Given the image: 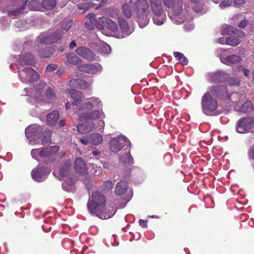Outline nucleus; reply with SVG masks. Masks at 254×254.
I'll list each match as a JSON object with an SVG mask.
<instances>
[{"instance_id": "1", "label": "nucleus", "mask_w": 254, "mask_h": 254, "mask_svg": "<svg viewBox=\"0 0 254 254\" xmlns=\"http://www.w3.org/2000/svg\"><path fill=\"white\" fill-rule=\"evenodd\" d=\"M102 101L99 98L92 97L86 98L78 108L73 109L74 113L77 114L79 120H90L77 126V129L79 133H86L96 129L99 131L103 130L105 123L103 120H99L97 125L93 121L100 118H105V115L102 110H93L94 108H102Z\"/></svg>"}, {"instance_id": "2", "label": "nucleus", "mask_w": 254, "mask_h": 254, "mask_svg": "<svg viewBox=\"0 0 254 254\" xmlns=\"http://www.w3.org/2000/svg\"><path fill=\"white\" fill-rule=\"evenodd\" d=\"M106 202L105 196L101 192L98 191L94 192L87 204L89 212L102 219L112 217L115 214L116 209L109 206L105 210Z\"/></svg>"}, {"instance_id": "3", "label": "nucleus", "mask_w": 254, "mask_h": 254, "mask_svg": "<svg viewBox=\"0 0 254 254\" xmlns=\"http://www.w3.org/2000/svg\"><path fill=\"white\" fill-rule=\"evenodd\" d=\"M24 90L26 92L25 96L30 97L28 100L32 104L50 102L55 98V94L53 89L47 87L46 84L43 82H40L31 91L27 88Z\"/></svg>"}, {"instance_id": "4", "label": "nucleus", "mask_w": 254, "mask_h": 254, "mask_svg": "<svg viewBox=\"0 0 254 254\" xmlns=\"http://www.w3.org/2000/svg\"><path fill=\"white\" fill-rule=\"evenodd\" d=\"M63 34V31L60 29L49 33H41L37 38L35 46L36 49L39 52L40 56L46 58L50 57L52 53L49 49H45L44 45L56 42L62 38Z\"/></svg>"}, {"instance_id": "5", "label": "nucleus", "mask_w": 254, "mask_h": 254, "mask_svg": "<svg viewBox=\"0 0 254 254\" xmlns=\"http://www.w3.org/2000/svg\"><path fill=\"white\" fill-rule=\"evenodd\" d=\"M133 11L140 28H144L149 22L150 10L147 0H136L133 3Z\"/></svg>"}, {"instance_id": "6", "label": "nucleus", "mask_w": 254, "mask_h": 254, "mask_svg": "<svg viewBox=\"0 0 254 254\" xmlns=\"http://www.w3.org/2000/svg\"><path fill=\"white\" fill-rule=\"evenodd\" d=\"M165 6L172 8L173 13L170 18L176 24H181L184 20V16L183 9V0H163Z\"/></svg>"}, {"instance_id": "7", "label": "nucleus", "mask_w": 254, "mask_h": 254, "mask_svg": "<svg viewBox=\"0 0 254 254\" xmlns=\"http://www.w3.org/2000/svg\"><path fill=\"white\" fill-rule=\"evenodd\" d=\"M59 150L57 146H50L46 148L33 149L31 150L32 157L37 160L45 162L52 161L54 156Z\"/></svg>"}, {"instance_id": "8", "label": "nucleus", "mask_w": 254, "mask_h": 254, "mask_svg": "<svg viewBox=\"0 0 254 254\" xmlns=\"http://www.w3.org/2000/svg\"><path fill=\"white\" fill-rule=\"evenodd\" d=\"M71 167V162L69 160L65 162L60 171V178L61 180H64V183L62 184L63 188L66 191H72L73 190V185L74 180L71 179L69 176V172Z\"/></svg>"}, {"instance_id": "9", "label": "nucleus", "mask_w": 254, "mask_h": 254, "mask_svg": "<svg viewBox=\"0 0 254 254\" xmlns=\"http://www.w3.org/2000/svg\"><path fill=\"white\" fill-rule=\"evenodd\" d=\"M201 107L203 113L207 116L213 115L217 108V102L212 97L210 92L205 93L202 96Z\"/></svg>"}, {"instance_id": "10", "label": "nucleus", "mask_w": 254, "mask_h": 254, "mask_svg": "<svg viewBox=\"0 0 254 254\" xmlns=\"http://www.w3.org/2000/svg\"><path fill=\"white\" fill-rule=\"evenodd\" d=\"M229 50L224 49H218L216 51V55L219 58L221 62L227 65L237 64L241 63L243 59L237 55H228Z\"/></svg>"}, {"instance_id": "11", "label": "nucleus", "mask_w": 254, "mask_h": 254, "mask_svg": "<svg viewBox=\"0 0 254 254\" xmlns=\"http://www.w3.org/2000/svg\"><path fill=\"white\" fill-rule=\"evenodd\" d=\"M208 92L222 99H230L232 102H236L235 98L238 97V94L237 93H233L229 96L226 87L224 85L213 86L209 88V91Z\"/></svg>"}, {"instance_id": "12", "label": "nucleus", "mask_w": 254, "mask_h": 254, "mask_svg": "<svg viewBox=\"0 0 254 254\" xmlns=\"http://www.w3.org/2000/svg\"><path fill=\"white\" fill-rule=\"evenodd\" d=\"M19 76L22 82H33L39 78L38 73L30 67H19Z\"/></svg>"}, {"instance_id": "13", "label": "nucleus", "mask_w": 254, "mask_h": 254, "mask_svg": "<svg viewBox=\"0 0 254 254\" xmlns=\"http://www.w3.org/2000/svg\"><path fill=\"white\" fill-rule=\"evenodd\" d=\"M130 144L129 140L125 136L121 135L113 138L109 142V147L111 151L118 152L122 150L124 146Z\"/></svg>"}, {"instance_id": "14", "label": "nucleus", "mask_w": 254, "mask_h": 254, "mask_svg": "<svg viewBox=\"0 0 254 254\" xmlns=\"http://www.w3.org/2000/svg\"><path fill=\"white\" fill-rule=\"evenodd\" d=\"M42 127L37 125L29 126L25 129V135L30 144H33L39 137Z\"/></svg>"}, {"instance_id": "15", "label": "nucleus", "mask_w": 254, "mask_h": 254, "mask_svg": "<svg viewBox=\"0 0 254 254\" xmlns=\"http://www.w3.org/2000/svg\"><path fill=\"white\" fill-rule=\"evenodd\" d=\"M254 119L251 117L244 118L239 120L236 129L240 133L248 131L254 126Z\"/></svg>"}, {"instance_id": "16", "label": "nucleus", "mask_w": 254, "mask_h": 254, "mask_svg": "<svg viewBox=\"0 0 254 254\" xmlns=\"http://www.w3.org/2000/svg\"><path fill=\"white\" fill-rule=\"evenodd\" d=\"M69 93L73 100V102L71 104L66 102L65 104L66 109L67 110L69 109L71 106H75L78 108L80 106V105L82 101L84 99V95L83 92L71 89L69 91Z\"/></svg>"}, {"instance_id": "17", "label": "nucleus", "mask_w": 254, "mask_h": 254, "mask_svg": "<svg viewBox=\"0 0 254 254\" xmlns=\"http://www.w3.org/2000/svg\"><path fill=\"white\" fill-rule=\"evenodd\" d=\"M78 71L88 73L92 74L100 73L102 71V67L99 64H84L78 66L77 68Z\"/></svg>"}, {"instance_id": "18", "label": "nucleus", "mask_w": 254, "mask_h": 254, "mask_svg": "<svg viewBox=\"0 0 254 254\" xmlns=\"http://www.w3.org/2000/svg\"><path fill=\"white\" fill-rule=\"evenodd\" d=\"M50 171L42 166L39 165L37 168L34 169L31 175L32 178L37 182H42L46 179Z\"/></svg>"}, {"instance_id": "19", "label": "nucleus", "mask_w": 254, "mask_h": 254, "mask_svg": "<svg viewBox=\"0 0 254 254\" xmlns=\"http://www.w3.org/2000/svg\"><path fill=\"white\" fill-rule=\"evenodd\" d=\"M119 23L122 33L116 36L118 38H124L129 36L133 32V28L129 27L127 22L123 18H119Z\"/></svg>"}, {"instance_id": "20", "label": "nucleus", "mask_w": 254, "mask_h": 254, "mask_svg": "<svg viewBox=\"0 0 254 254\" xmlns=\"http://www.w3.org/2000/svg\"><path fill=\"white\" fill-rule=\"evenodd\" d=\"M92 84L93 80L86 81L84 80L80 79H71L69 82V85L70 86H72L82 90H85L90 88Z\"/></svg>"}, {"instance_id": "21", "label": "nucleus", "mask_w": 254, "mask_h": 254, "mask_svg": "<svg viewBox=\"0 0 254 254\" xmlns=\"http://www.w3.org/2000/svg\"><path fill=\"white\" fill-rule=\"evenodd\" d=\"M74 168L81 175L87 174L88 169L84 161L81 158H76L74 161Z\"/></svg>"}, {"instance_id": "22", "label": "nucleus", "mask_w": 254, "mask_h": 254, "mask_svg": "<svg viewBox=\"0 0 254 254\" xmlns=\"http://www.w3.org/2000/svg\"><path fill=\"white\" fill-rule=\"evenodd\" d=\"M75 52L78 55L88 61H92L95 60L94 54L88 48L80 47Z\"/></svg>"}, {"instance_id": "23", "label": "nucleus", "mask_w": 254, "mask_h": 254, "mask_svg": "<svg viewBox=\"0 0 254 254\" xmlns=\"http://www.w3.org/2000/svg\"><path fill=\"white\" fill-rule=\"evenodd\" d=\"M190 9H188L187 7H185V10H183L184 18V20L181 23H182L183 22H186L184 26V28L186 31H190L193 30L194 28V24L191 20H189L190 19H191V16H190Z\"/></svg>"}, {"instance_id": "24", "label": "nucleus", "mask_w": 254, "mask_h": 254, "mask_svg": "<svg viewBox=\"0 0 254 254\" xmlns=\"http://www.w3.org/2000/svg\"><path fill=\"white\" fill-rule=\"evenodd\" d=\"M226 77V74L222 70H218L215 72L209 73L207 75V79L214 82L223 81Z\"/></svg>"}, {"instance_id": "25", "label": "nucleus", "mask_w": 254, "mask_h": 254, "mask_svg": "<svg viewBox=\"0 0 254 254\" xmlns=\"http://www.w3.org/2000/svg\"><path fill=\"white\" fill-rule=\"evenodd\" d=\"M149 2L153 15L165 14L163 11L161 0H150Z\"/></svg>"}, {"instance_id": "26", "label": "nucleus", "mask_w": 254, "mask_h": 254, "mask_svg": "<svg viewBox=\"0 0 254 254\" xmlns=\"http://www.w3.org/2000/svg\"><path fill=\"white\" fill-rule=\"evenodd\" d=\"M18 62L21 65H33L34 63V57L31 54H22L19 57Z\"/></svg>"}, {"instance_id": "27", "label": "nucleus", "mask_w": 254, "mask_h": 254, "mask_svg": "<svg viewBox=\"0 0 254 254\" xmlns=\"http://www.w3.org/2000/svg\"><path fill=\"white\" fill-rule=\"evenodd\" d=\"M60 118V113L57 110H54L49 113L46 116V122L47 124L54 126L57 124Z\"/></svg>"}, {"instance_id": "28", "label": "nucleus", "mask_w": 254, "mask_h": 254, "mask_svg": "<svg viewBox=\"0 0 254 254\" xmlns=\"http://www.w3.org/2000/svg\"><path fill=\"white\" fill-rule=\"evenodd\" d=\"M133 4L132 0H127L122 6V12L124 16L127 18H130L132 16L131 8L133 9Z\"/></svg>"}, {"instance_id": "29", "label": "nucleus", "mask_w": 254, "mask_h": 254, "mask_svg": "<svg viewBox=\"0 0 254 254\" xmlns=\"http://www.w3.org/2000/svg\"><path fill=\"white\" fill-rule=\"evenodd\" d=\"M100 20L103 23V27L105 26L113 32H116L117 31L118 29V25L113 20L108 19L106 17H101Z\"/></svg>"}, {"instance_id": "30", "label": "nucleus", "mask_w": 254, "mask_h": 254, "mask_svg": "<svg viewBox=\"0 0 254 254\" xmlns=\"http://www.w3.org/2000/svg\"><path fill=\"white\" fill-rule=\"evenodd\" d=\"M87 19L92 25L100 30H103V24L100 19L101 17L97 18L93 13H90L87 16Z\"/></svg>"}, {"instance_id": "31", "label": "nucleus", "mask_w": 254, "mask_h": 254, "mask_svg": "<svg viewBox=\"0 0 254 254\" xmlns=\"http://www.w3.org/2000/svg\"><path fill=\"white\" fill-rule=\"evenodd\" d=\"M95 49L102 54H108L111 51L110 46L104 42L96 44Z\"/></svg>"}, {"instance_id": "32", "label": "nucleus", "mask_w": 254, "mask_h": 254, "mask_svg": "<svg viewBox=\"0 0 254 254\" xmlns=\"http://www.w3.org/2000/svg\"><path fill=\"white\" fill-rule=\"evenodd\" d=\"M127 189V185L125 181H121L117 184L115 192L117 195L124 194Z\"/></svg>"}, {"instance_id": "33", "label": "nucleus", "mask_w": 254, "mask_h": 254, "mask_svg": "<svg viewBox=\"0 0 254 254\" xmlns=\"http://www.w3.org/2000/svg\"><path fill=\"white\" fill-rule=\"evenodd\" d=\"M90 143L94 145H98L103 141V137L98 133H93L90 135Z\"/></svg>"}, {"instance_id": "34", "label": "nucleus", "mask_w": 254, "mask_h": 254, "mask_svg": "<svg viewBox=\"0 0 254 254\" xmlns=\"http://www.w3.org/2000/svg\"><path fill=\"white\" fill-rule=\"evenodd\" d=\"M67 63L69 64L76 65L81 62V59L73 53L66 54Z\"/></svg>"}, {"instance_id": "35", "label": "nucleus", "mask_w": 254, "mask_h": 254, "mask_svg": "<svg viewBox=\"0 0 254 254\" xmlns=\"http://www.w3.org/2000/svg\"><path fill=\"white\" fill-rule=\"evenodd\" d=\"M166 18V14L153 15L152 16L154 23L158 26L162 25L164 23Z\"/></svg>"}, {"instance_id": "36", "label": "nucleus", "mask_w": 254, "mask_h": 254, "mask_svg": "<svg viewBox=\"0 0 254 254\" xmlns=\"http://www.w3.org/2000/svg\"><path fill=\"white\" fill-rule=\"evenodd\" d=\"M252 107L253 104L252 102L250 101H247L241 106V107L240 109H239L237 106H235V109L238 112L246 113L251 111Z\"/></svg>"}, {"instance_id": "37", "label": "nucleus", "mask_w": 254, "mask_h": 254, "mask_svg": "<svg viewBox=\"0 0 254 254\" xmlns=\"http://www.w3.org/2000/svg\"><path fill=\"white\" fill-rule=\"evenodd\" d=\"M193 4V10L196 13L203 14L206 12V10L203 7V3L200 0H197L196 2H192Z\"/></svg>"}, {"instance_id": "38", "label": "nucleus", "mask_w": 254, "mask_h": 254, "mask_svg": "<svg viewBox=\"0 0 254 254\" xmlns=\"http://www.w3.org/2000/svg\"><path fill=\"white\" fill-rule=\"evenodd\" d=\"M52 132L50 130H46L41 136V140L43 144L49 143L51 141Z\"/></svg>"}, {"instance_id": "39", "label": "nucleus", "mask_w": 254, "mask_h": 254, "mask_svg": "<svg viewBox=\"0 0 254 254\" xmlns=\"http://www.w3.org/2000/svg\"><path fill=\"white\" fill-rule=\"evenodd\" d=\"M43 7L47 9H52L57 5L56 0H43L42 2Z\"/></svg>"}, {"instance_id": "40", "label": "nucleus", "mask_w": 254, "mask_h": 254, "mask_svg": "<svg viewBox=\"0 0 254 254\" xmlns=\"http://www.w3.org/2000/svg\"><path fill=\"white\" fill-rule=\"evenodd\" d=\"M174 57L178 60L182 64L187 65L188 64V60L184 54L178 52H174Z\"/></svg>"}, {"instance_id": "41", "label": "nucleus", "mask_w": 254, "mask_h": 254, "mask_svg": "<svg viewBox=\"0 0 254 254\" xmlns=\"http://www.w3.org/2000/svg\"><path fill=\"white\" fill-rule=\"evenodd\" d=\"M27 0H26L24 4H23L20 9L10 10L8 13V15L10 16H15L18 15L19 13L23 12L25 8V4L27 3Z\"/></svg>"}, {"instance_id": "42", "label": "nucleus", "mask_w": 254, "mask_h": 254, "mask_svg": "<svg viewBox=\"0 0 254 254\" xmlns=\"http://www.w3.org/2000/svg\"><path fill=\"white\" fill-rule=\"evenodd\" d=\"M93 5V4L91 2L77 4V8L79 10H81L83 13L85 12L90 7H92Z\"/></svg>"}, {"instance_id": "43", "label": "nucleus", "mask_w": 254, "mask_h": 254, "mask_svg": "<svg viewBox=\"0 0 254 254\" xmlns=\"http://www.w3.org/2000/svg\"><path fill=\"white\" fill-rule=\"evenodd\" d=\"M240 41L236 37H229L226 38V44L232 46H236L240 43Z\"/></svg>"}, {"instance_id": "44", "label": "nucleus", "mask_w": 254, "mask_h": 254, "mask_svg": "<svg viewBox=\"0 0 254 254\" xmlns=\"http://www.w3.org/2000/svg\"><path fill=\"white\" fill-rule=\"evenodd\" d=\"M72 24V21L70 19H66L62 21L61 23V27L63 30L65 31H67L71 28Z\"/></svg>"}, {"instance_id": "45", "label": "nucleus", "mask_w": 254, "mask_h": 254, "mask_svg": "<svg viewBox=\"0 0 254 254\" xmlns=\"http://www.w3.org/2000/svg\"><path fill=\"white\" fill-rule=\"evenodd\" d=\"M29 7L31 10L38 11L40 9V4L36 0H33L29 2Z\"/></svg>"}, {"instance_id": "46", "label": "nucleus", "mask_w": 254, "mask_h": 254, "mask_svg": "<svg viewBox=\"0 0 254 254\" xmlns=\"http://www.w3.org/2000/svg\"><path fill=\"white\" fill-rule=\"evenodd\" d=\"M113 185L114 183L111 181H106L102 186V190L105 191H109L112 189Z\"/></svg>"}, {"instance_id": "47", "label": "nucleus", "mask_w": 254, "mask_h": 254, "mask_svg": "<svg viewBox=\"0 0 254 254\" xmlns=\"http://www.w3.org/2000/svg\"><path fill=\"white\" fill-rule=\"evenodd\" d=\"M16 26L19 30H24L28 28L29 24L25 21H19L16 22Z\"/></svg>"}, {"instance_id": "48", "label": "nucleus", "mask_w": 254, "mask_h": 254, "mask_svg": "<svg viewBox=\"0 0 254 254\" xmlns=\"http://www.w3.org/2000/svg\"><path fill=\"white\" fill-rule=\"evenodd\" d=\"M93 174L95 176H99L102 172V169L101 167H98L96 165L93 166Z\"/></svg>"}, {"instance_id": "49", "label": "nucleus", "mask_w": 254, "mask_h": 254, "mask_svg": "<svg viewBox=\"0 0 254 254\" xmlns=\"http://www.w3.org/2000/svg\"><path fill=\"white\" fill-rule=\"evenodd\" d=\"M233 29V27L231 26H226L223 28L221 33L222 34H231L234 31Z\"/></svg>"}, {"instance_id": "50", "label": "nucleus", "mask_w": 254, "mask_h": 254, "mask_svg": "<svg viewBox=\"0 0 254 254\" xmlns=\"http://www.w3.org/2000/svg\"><path fill=\"white\" fill-rule=\"evenodd\" d=\"M229 83L231 85L238 86L240 83V80L238 78L232 77L229 79Z\"/></svg>"}, {"instance_id": "51", "label": "nucleus", "mask_w": 254, "mask_h": 254, "mask_svg": "<svg viewBox=\"0 0 254 254\" xmlns=\"http://www.w3.org/2000/svg\"><path fill=\"white\" fill-rule=\"evenodd\" d=\"M232 0H224L222 2L220 3V7L221 8H225L227 7H228L232 3Z\"/></svg>"}, {"instance_id": "52", "label": "nucleus", "mask_w": 254, "mask_h": 254, "mask_svg": "<svg viewBox=\"0 0 254 254\" xmlns=\"http://www.w3.org/2000/svg\"><path fill=\"white\" fill-rule=\"evenodd\" d=\"M58 66L55 64H51L47 66L46 68V72H52L57 69Z\"/></svg>"}, {"instance_id": "53", "label": "nucleus", "mask_w": 254, "mask_h": 254, "mask_svg": "<svg viewBox=\"0 0 254 254\" xmlns=\"http://www.w3.org/2000/svg\"><path fill=\"white\" fill-rule=\"evenodd\" d=\"M90 135L88 136H83L80 139V142L84 145H87L90 143Z\"/></svg>"}, {"instance_id": "54", "label": "nucleus", "mask_w": 254, "mask_h": 254, "mask_svg": "<svg viewBox=\"0 0 254 254\" xmlns=\"http://www.w3.org/2000/svg\"><path fill=\"white\" fill-rule=\"evenodd\" d=\"M238 69L239 70H242L243 71L244 74L245 76L249 77V70L245 68L242 65H240L238 66Z\"/></svg>"}, {"instance_id": "55", "label": "nucleus", "mask_w": 254, "mask_h": 254, "mask_svg": "<svg viewBox=\"0 0 254 254\" xmlns=\"http://www.w3.org/2000/svg\"><path fill=\"white\" fill-rule=\"evenodd\" d=\"M121 161L124 163H129L130 162V155L128 153L126 154V158L121 157Z\"/></svg>"}, {"instance_id": "56", "label": "nucleus", "mask_w": 254, "mask_h": 254, "mask_svg": "<svg viewBox=\"0 0 254 254\" xmlns=\"http://www.w3.org/2000/svg\"><path fill=\"white\" fill-rule=\"evenodd\" d=\"M249 157L251 159H254V145L252 146L249 152Z\"/></svg>"}, {"instance_id": "57", "label": "nucleus", "mask_w": 254, "mask_h": 254, "mask_svg": "<svg viewBox=\"0 0 254 254\" xmlns=\"http://www.w3.org/2000/svg\"><path fill=\"white\" fill-rule=\"evenodd\" d=\"M147 221L144 220L143 219H140L139 220V225L143 228H146L147 227Z\"/></svg>"}, {"instance_id": "58", "label": "nucleus", "mask_w": 254, "mask_h": 254, "mask_svg": "<svg viewBox=\"0 0 254 254\" xmlns=\"http://www.w3.org/2000/svg\"><path fill=\"white\" fill-rule=\"evenodd\" d=\"M234 4L237 6L244 4L245 3V0H234Z\"/></svg>"}, {"instance_id": "59", "label": "nucleus", "mask_w": 254, "mask_h": 254, "mask_svg": "<svg viewBox=\"0 0 254 254\" xmlns=\"http://www.w3.org/2000/svg\"><path fill=\"white\" fill-rule=\"evenodd\" d=\"M217 42L221 44H226V39H225L224 38H220L218 39Z\"/></svg>"}, {"instance_id": "60", "label": "nucleus", "mask_w": 254, "mask_h": 254, "mask_svg": "<svg viewBox=\"0 0 254 254\" xmlns=\"http://www.w3.org/2000/svg\"><path fill=\"white\" fill-rule=\"evenodd\" d=\"M247 25V22L246 20H242L239 24V27L240 28H244Z\"/></svg>"}, {"instance_id": "61", "label": "nucleus", "mask_w": 254, "mask_h": 254, "mask_svg": "<svg viewBox=\"0 0 254 254\" xmlns=\"http://www.w3.org/2000/svg\"><path fill=\"white\" fill-rule=\"evenodd\" d=\"M84 25L87 28L90 30L92 29L94 27V26L92 25V24L88 22H85Z\"/></svg>"}, {"instance_id": "62", "label": "nucleus", "mask_w": 254, "mask_h": 254, "mask_svg": "<svg viewBox=\"0 0 254 254\" xmlns=\"http://www.w3.org/2000/svg\"><path fill=\"white\" fill-rule=\"evenodd\" d=\"M60 127H63L65 125V121L64 119L61 120L59 124Z\"/></svg>"}, {"instance_id": "63", "label": "nucleus", "mask_w": 254, "mask_h": 254, "mask_svg": "<svg viewBox=\"0 0 254 254\" xmlns=\"http://www.w3.org/2000/svg\"><path fill=\"white\" fill-rule=\"evenodd\" d=\"M76 46V43L75 41H72L69 44V48L72 49L74 48Z\"/></svg>"}, {"instance_id": "64", "label": "nucleus", "mask_w": 254, "mask_h": 254, "mask_svg": "<svg viewBox=\"0 0 254 254\" xmlns=\"http://www.w3.org/2000/svg\"><path fill=\"white\" fill-rule=\"evenodd\" d=\"M92 154L94 156L97 157L98 155L100 154V152L98 151H93L92 152Z\"/></svg>"}]
</instances>
